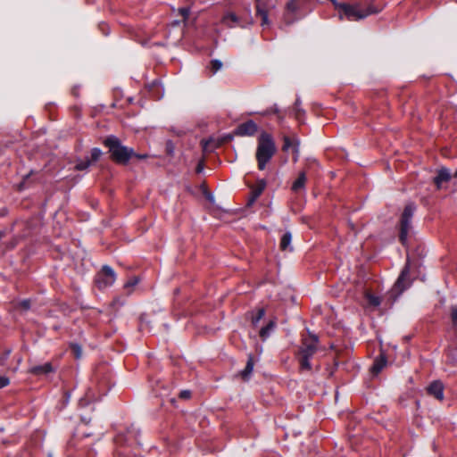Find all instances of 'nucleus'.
<instances>
[{
    "mask_svg": "<svg viewBox=\"0 0 457 457\" xmlns=\"http://www.w3.org/2000/svg\"><path fill=\"white\" fill-rule=\"evenodd\" d=\"M104 145L108 148L112 161L120 165H127L133 157L145 160L149 156L147 154H137L133 148L124 145L120 139L113 135L108 136L104 140Z\"/></svg>",
    "mask_w": 457,
    "mask_h": 457,
    "instance_id": "obj_1",
    "label": "nucleus"
},
{
    "mask_svg": "<svg viewBox=\"0 0 457 457\" xmlns=\"http://www.w3.org/2000/svg\"><path fill=\"white\" fill-rule=\"evenodd\" d=\"M277 152V147L272 136L262 131L259 137L256 147L255 158L260 170H263Z\"/></svg>",
    "mask_w": 457,
    "mask_h": 457,
    "instance_id": "obj_2",
    "label": "nucleus"
},
{
    "mask_svg": "<svg viewBox=\"0 0 457 457\" xmlns=\"http://www.w3.org/2000/svg\"><path fill=\"white\" fill-rule=\"evenodd\" d=\"M318 337L310 334L308 338H303L302 346L299 349V362L302 370H311L310 360L317 351Z\"/></svg>",
    "mask_w": 457,
    "mask_h": 457,
    "instance_id": "obj_3",
    "label": "nucleus"
},
{
    "mask_svg": "<svg viewBox=\"0 0 457 457\" xmlns=\"http://www.w3.org/2000/svg\"><path fill=\"white\" fill-rule=\"evenodd\" d=\"M338 9L348 21H360L370 14L378 13L379 10L373 5H369L365 10L361 8V4H339Z\"/></svg>",
    "mask_w": 457,
    "mask_h": 457,
    "instance_id": "obj_4",
    "label": "nucleus"
},
{
    "mask_svg": "<svg viewBox=\"0 0 457 457\" xmlns=\"http://www.w3.org/2000/svg\"><path fill=\"white\" fill-rule=\"evenodd\" d=\"M416 209V204L412 202H410L405 205L401 215L399 240L404 246L408 242V235L411 228V220Z\"/></svg>",
    "mask_w": 457,
    "mask_h": 457,
    "instance_id": "obj_5",
    "label": "nucleus"
},
{
    "mask_svg": "<svg viewBox=\"0 0 457 457\" xmlns=\"http://www.w3.org/2000/svg\"><path fill=\"white\" fill-rule=\"evenodd\" d=\"M140 430L134 425L130 426L126 429L125 432H120L114 438V442L117 445H129L133 446L134 445H139Z\"/></svg>",
    "mask_w": 457,
    "mask_h": 457,
    "instance_id": "obj_6",
    "label": "nucleus"
},
{
    "mask_svg": "<svg viewBox=\"0 0 457 457\" xmlns=\"http://www.w3.org/2000/svg\"><path fill=\"white\" fill-rule=\"evenodd\" d=\"M115 271L108 265H104L96 276L95 281L99 289H105L114 284Z\"/></svg>",
    "mask_w": 457,
    "mask_h": 457,
    "instance_id": "obj_7",
    "label": "nucleus"
},
{
    "mask_svg": "<svg viewBox=\"0 0 457 457\" xmlns=\"http://www.w3.org/2000/svg\"><path fill=\"white\" fill-rule=\"evenodd\" d=\"M257 124L253 120H249L239 124L233 133L239 137H252L257 132Z\"/></svg>",
    "mask_w": 457,
    "mask_h": 457,
    "instance_id": "obj_8",
    "label": "nucleus"
},
{
    "mask_svg": "<svg viewBox=\"0 0 457 457\" xmlns=\"http://www.w3.org/2000/svg\"><path fill=\"white\" fill-rule=\"evenodd\" d=\"M409 274H410V264H409V260H407L405 266L402 270V271L394 286L395 289L397 290L399 293H402L403 290H405L411 285V282L409 279Z\"/></svg>",
    "mask_w": 457,
    "mask_h": 457,
    "instance_id": "obj_9",
    "label": "nucleus"
},
{
    "mask_svg": "<svg viewBox=\"0 0 457 457\" xmlns=\"http://www.w3.org/2000/svg\"><path fill=\"white\" fill-rule=\"evenodd\" d=\"M299 145H300V140L296 136H294L293 137H291L289 136L283 137L282 151L287 152L289 150V148H292L293 153L295 154V156H294L295 162H297V160H298Z\"/></svg>",
    "mask_w": 457,
    "mask_h": 457,
    "instance_id": "obj_10",
    "label": "nucleus"
},
{
    "mask_svg": "<svg viewBox=\"0 0 457 457\" xmlns=\"http://www.w3.org/2000/svg\"><path fill=\"white\" fill-rule=\"evenodd\" d=\"M266 185H267V183H266L265 179H259L254 186L251 187V193H250V197L248 199V205H252L258 199V197L264 191Z\"/></svg>",
    "mask_w": 457,
    "mask_h": 457,
    "instance_id": "obj_11",
    "label": "nucleus"
},
{
    "mask_svg": "<svg viewBox=\"0 0 457 457\" xmlns=\"http://www.w3.org/2000/svg\"><path fill=\"white\" fill-rule=\"evenodd\" d=\"M428 394L436 399L442 401L444 399V385L439 380L433 381L427 388Z\"/></svg>",
    "mask_w": 457,
    "mask_h": 457,
    "instance_id": "obj_12",
    "label": "nucleus"
},
{
    "mask_svg": "<svg viewBox=\"0 0 457 457\" xmlns=\"http://www.w3.org/2000/svg\"><path fill=\"white\" fill-rule=\"evenodd\" d=\"M450 179V170L447 168L443 167L437 170V175L434 178L433 181L439 189L443 182H448Z\"/></svg>",
    "mask_w": 457,
    "mask_h": 457,
    "instance_id": "obj_13",
    "label": "nucleus"
},
{
    "mask_svg": "<svg viewBox=\"0 0 457 457\" xmlns=\"http://www.w3.org/2000/svg\"><path fill=\"white\" fill-rule=\"evenodd\" d=\"M276 326V319L270 320L269 322L264 327H262L259 331V336L262 338V340H266L275 330Z\"/></svg>",
    "mask_w": 457,
    "mask_h": 457,
    "instance_id": "obj_14",
    "label": "nucleus"
},
{
    "mask_svg": "<svg viewBox=\"0 0 457 457\" xmlns=\"http://www.w3.org/2000/svg\"><path fill=\"white\" fill-rule=\"evenodd\" d=\"M29 372L33 375L40 376L53 372V366L50 362L42 365H36L29 369Z\"/></svg>",
    "mask_w": 457,
    "mask_h": 457,
    "instance_id": "obj_15",
    "label": "nucleus"
},
{
    "mask_svg": "<svg viewBox=\"0 0 457 457\" xmlns=\"http://www.w3.org/2000/svg\"><path fill=\"white\" fill-rule=\"evenodd\" d=\"M386 358L384 355H379L374 360L370 367V372L374 376L378 375L386 367Z\"/></svg>",
    "mask_w": 457,
    "mask_h": 457,
    "instance_id": "obj_16",
    "label": "nucleus"
},
{
    "mask_svg": "<svg viewBox=\"0 0 457 457\" xmlns=\"http://www.w3.org/2000/svg\"><path fill=\"white\" fill-rule=\"evenodd\" d=\"M291 241H292V234L289 231H287L283 234L281 239H280V249L282 251H292L293 247L291 246Z\"/></svg>",
    "mask_w": 457,
    "mask_h": 457,
    "instance_id": "obj_17",
    "label": "nucleus"
},
{
    "mask_svg": "<svg viewBox=\"0 0 457 457\" xmlns=\"http://www.w3.org/2000/svg\"><path fill=\"white\" fill-rule=\"evenodd\" d=\"M306 175L304 172H301L298 175V178L294 181L292 185V190L294 192H298L301 189L304 188L305 183H306Z\"/></svg>",
    "mask_w": 457,
    "mask_h": 457,
    "instance_id": "obj_18",
    "label": "nucleus"
},
{
    "mask_svg": "<svg viewBox=\"0 0 457 457\" xmlns=\"http://www.w3.org/2000/svg\"><path fill=\"white\" fill-rule=\"evenodd\" d=\"M264 308H260L256 312H252L251 321L253 327H257L260 320L264 317Z\"/></svg>",
    "mask_w": 457,
    "mask_h": 457,
    "instance_id": "obj_19",
    "label": "nucleus"
},
{
    "mask_svg": "<svg viewBox=\"0 0 457 457\" xmlns=\"http://www.w3.org/2000/svg\"><path fill=\"white\" fill-rule=\"evenodd\" d=\"M446 361L453 366H457V346L448 349Z\"/></svg>",
    "mask_w": 457,
    "mask_h": 457,
    "instance_id": "obj_20",
    "label": "nucleus"
},
{
    "mask_svg": "<svg viewBox=\"0 0 457 457\" xmlns=\"http://www.w3.org/2000/svg\"><path fill=\"white\" fill-rule=\"evenodd\" d=\"M301 100L299 97L296 98L294 106L295 116L298 120H301L304 115V111L301 108Z\"/></svg>",
    "mask_w": 457,
    "mask_h": 457,
    "instance_id": "obj_21",
    "label": "nucleus"
},
{
    "mask_svg": "<svg viewBox=\"0 0 457 457\" xmlns=\"http://www.w3.org/2000/svg\"><path fill=\"white\" fill-rule=\"evenodd\" d=\"M253 370V362L252 357L249 358L245 369L241 371V376L243 378H247L248 376L252 373Z\"/></svg>",
    "mask_w": 457,
    "mask_h": 457,
    "instance_id": "obj_22",
    "label": "nucleus"
},
{
    "mask_svg": "<svg viewBox=\"0 0 457 457\" xmlns=\"http://www.w3.org/2000/svg\"><path fill=\"white\" fill-rule=\"evenodd\" d=\"M256 13H257L258 16L261 17V19H262V26L268 24V13L260 5H257Z\"/></svg>",
    "mask_w": 457,
    "mask_h": 457,
    "instance_id": "obj_23",
    "label": "nucleus"
},
{
    "mask_svg": "<svg viewBox=\"0 0 457 457\" xmlns=\"http://www.w3.org/2000/svg\"><path fill=\"white\" fill-rule=\"evenodd\" d=\"M91 165V161L89 159L79 160L76 165L75 170H85Z\"/></svg>",
    "mask_w": 457,
    "mask_h": 457,
    "instance_id": "obj_24",
    "label": "nucleus"
},
{
    "mask_svg": "<svg viewBox=\"0 0 457 457\" xmlns=\"http://www.w3.org/2000/svg\"><path fill=\"white\" fill-rule=\"evenodd\" d=\"M222 68V62L220 60L214 59L210 62V69L212 74H215Z\"/></svg>",
    "mask_w": 457,
    "mask_h": 457,
    "instance_id": "obj_25",
    "label": "nucleus"
},
{
    "mask_svg": "<svg viewBox=\"0 0 457 457\" xmlns=\"http://www.w3.org/2000/svg\"><path fill=\"white\" fill-rule=\"evenodd\" d=\"M366 298L368 300L369 304L375 307L378 306L381 303L380 298L378 296H376L371 294H367Z\"/></svg>",
    "mask_w": 457,
    "mask_h": 457,
    "instance_id": "obj_26",
    "label": "nucleus"
},
{
    "mask_svg": "<svg viewBox=\"0 0 457 457\" xmlns=\"http://www.w3.org/2000/svg\"><path fill=\"white\" fill-rule=\"evenodd\" d=\"M270 113L278 114L279 120L283 119V116L280 115L279 109H278L277 104H274L270 109H268L265 112H262V115L266 116V115H269Z\"/></svg>",
    "mask_w": 457,
    "mask_h": 457,
    "instance_id": "obj_27",
    "label": "nucleus"
},
{
    "mask_svg": "<svg viewBox=\"0 0 457 457\" xmlns=\"http://www.w3.org/2000/svg\"><path fill=\"white\" fill-rule=\"evenodd\" d=\"M450 310L453 327L457 328V305H452Z\"/></svg>",
    "mask_w": 457,
    "mask_h": 457,
    "instance_id": "obj_28",
    "label": "nucleus"
},
{
    "mask_svg": "<svg viewBox=\"0 0 457 457\" xmlns=\"http://www.w3.org/2000/svg\"><path fill=\"white\" fill-rule=\"evenodd\" d=\"M166 154L170 156H173L175 153V145L171 140H167L165 143Z\"/></svg>",
    "mask_w": 457,
    "mask_h": 457,
    "instance_id": "obj_29",
    "label": "nucleus"
},
{
    "mask_svg": "<svg viewBox=\"0 0 457 457\" xmlns=\"http://www.w3.org/2000/svg\"><path fill=\"white\" fill-rule=\"evenodd\" d=\"M102 155V151L100 148L95 147L91 150V163L97 162Z\"/></svg>",
    "mask_w": 457,
    "mask_h": 457,
    "instance_id": "obj_30",
    "label": "nucleus"
},
{
    "mask_svg": "<svg viewBox=\"0 0 457 457\" xmlns=\"http://www.w3.org/2000/svg\"><path fill=\"white\" fill-rule=\"evenodd\" d=\"M139 282V278L137 277V276H134L132 278H130L125 284H124V287L126 289H129V288H132L134 287L136 285H137Z\"/></svg>",
    "mask_w": 457,
    "mask_h": 457,
    "instance_id": "obj_31",
    "label": "nucleus"
},
{
    "mask_svg": "<svg viewBox=\"0 0 457 457\" xmlns=\"http://www.w3.org/2000/svg\"><path fill=\"white\" fill-rule=\"evenodd\" d=\"M71 351L75 356L76 359H79L82 354V349L79 345L78 344H71Z\"/></svg>",
    "mask_w": 457,
    "mask_h": 457,
    "instance_id": "obj_32",
    "label": "nucleus"
},
{
    "mask_svg": "<svg viewBox=\"0 0 457 457\" xmlns=\"http://www.w3.org/2000/svg\"><path fill=\"white\" fill-rule=\"evenodd\" d=\"M11 353V350L10 349H7L5 350L0 356V365L1 366H4L7 361V359L9 358V355Z\"/></svg>",
    "mask_w": 457,
    "mask_h": 457,
    "instance_id": "obj_33",
    "label": "nucleus"
},
{
    "mask_svg": "<svg viewBox=\"0 0 457 457\" xmlns=\"http://www.w3.org/2000/svg\"><path fill=\"white\" fill-rule=\"evenodd\" d=\"M179 12L183 17V20L186 21L188 18L190 11L187 7H182L179 9Z\"/></svg>",
    "mask_w": 457,
    "mask_h": 457,
    "instance_id": "obj_34",
    "label": "nucleus"
},
{
    "mask_svg": "<svg viewBox=\"0 0 457 457\" xmlns=\"http://www.w3.org/2000/svg\"><path fill=\"white\" fill-rule=\"evenodd\" d=\"M9 383H10L9 378L7 377L2 376L0 374V388H3L4 386H8Z\"/></svg>",
    "mask_w": 457,
    "mask_h": 457,
    "instance_id": "obj_35",
    "label": "nucleus"
},
{
    "mask_svg": "<svg viewBox=\"0 0 457 457\" xmlns=\"http://www.w3.org/2000/svg\"><path fill=\"white\" fill-rule=\"evenodd\" d=\"M20 306L24 310H29L30 308V301L29 299L23 300L20 303Z\"/></svg>",
    "mask_w": 457,
    "mask_h": 457,
    "instance_id": "obj_36",
    "label": "nucleus"
},
{
    "mask_svg": "<svg viewBox=\"0 0 457 457\" xmlns=\"http://www.w3.org/2000/svg\"><path fill=\"white\" fill-rule=\"evenodd\" d=\"M190 396H191V392L189 390H182L179 393V397L181 399H188V398H190Z\"/></svg>",
    "mask_w": 457,
    "mask_h": 457,
    "instance_id": "obj_37",
    "label": "nucleus"
},
{
    "mask_svg": "<svg viewBox=\"0 0 457 457\" xmlns=\"http://www.w3.org/2000/svg\"><path fill=\"white\" fill-rule=\"evenodd\" d=\"M295 1V0H292V1L287 3V6L288 10L294 12V11H295L298 8Z\"/></svg>",
    "mask_w": 457,
    "mask_h": 457,
    "instance_id": "obj_38",
    "label": "nucleus"
},
{
    "mask_svg": "<svg viewBox=\"0 0 457 457\" xmlns=\"http://www.w3.org/2000/svg\"><path fill=\"white\" fill-rule=\"evenodd\" d=\"M225 21H231L232 22H237V17L234 13H229L225 17Z\"/></svg>",
    "mask_w": 457,
    "mask_h": 457,
    "instance_id": "obj_39",
    "label": "nucleus"
},
{
    "mask_svg": "<svg viewBox=\"0 0 457 457\" xmlns=\"http://www.w3.org/2000/svg\"><path fill=\"white\" fill-rule=\"evenodd\" d=\"M204 162L203 161H200L197 165H196V168H195V172L196 173H201L203 170H204Z\"/></svg>",
    "mask_w": 457,
    "mask_h": 457,
    "instance_id": "obj_40",
    "label": "nucleus"
},
{
    "mask_svg": "<svg viewBox=\"0 0 457 457\" xmlns=\"http://www.w3.org/2000/svg\"><path fill=\"white\" fill-rule=\"evenodd\" d=\"M71 397V394L69 392L65 393V402L68 403Z\"/></svg>",
    "mask_w": 457,
    "mask_h": 457,
    "instance_id": "obj_41",
    "label": "nucleus"
},
{
    "mask_svg": "<svg viewBox=\"0 0 457 457\" xmlns=\"http://www.w3.org/2000/svg\"><path fill=\"white\" fill-rule=\"evenodd\" d=\"M117 453H118L119 455H120V454H126L127 453H126V452H120V451H117Z\"/></svg>",
    "mask_w": 457,
    "mask_h": 457,
    "instance_id": "obj_42",
    "label": "nucleus"
},
{
    "mask_svg": "<svg viewBox=\"0 0 457 457\" xmlns=\"http://www.w3.org/2000/svg\"><path fill=\"white\" fill-rule=\"evenodd\" d=\"M25 181L21 182L20 187L22 188L24 187Z\"/></svg>",
    "mask_w": 457,
    "mask_h": 457,
    "instance_id": "obj_43",
    "label": "nucleus"
},
{
    "mask_svg": "<svg viewBox=\"0 0 457 457\" xmlns=\"http://www.w3.org/2000/svg\"><path fill=\"white\" fill-rule=\"evenodd\" d=\"M333 1V4H335L337 7L339 4H336V1L332 0Z\"/></svg>",
    "mask_w": 457,
    "mask_h": 457,
    "instance_id": "obj_44",
    "label": "nucleus"
},
{
    "mask_svg": "<svg viewBox=\"0 0 457 457\" xmlns=\"http://www.w3.org/2000/svg\"><path fill=\"white\" fill-rule=\"evenodd\" d=\"M454 177L457 179V170L454 172Z\"/></svg>",
    "mask_w": 457,
    "mask_h": 457,
    "instance_id": "obj_45",
    "label": "nucleus"
},
{
    "mask_svg": "<svg viewBox=\"0 0 457 457\" xmlns=\"http://www.w3.org/2000/svg\"><path fill=\"white\" fill-rule=\"evenodd\" d=\"M47 457H53L52 453H48Z\"/></svg>",
    "mask_w": 457,
    "mask_h": 457,
    "instance_id": "obj_46",
    "label": "nucleus"
},
{
    "mask_svg": "<svg viewBox=\"0 0 457 457\" xmlns=\"http://www.w3.org/2000/svg\"><path fill=\"white\" fill-rule=\"evenodd\" d=\"M257 3L260 2L261 0H255Z\"/></svg>",
    "mask_w": 457,
    "mask_h": 457,
    "instance_id": "obj_47",
    "label": "nucleus"
}]
</instances>
